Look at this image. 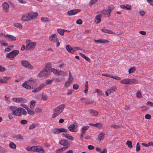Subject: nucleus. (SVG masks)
Here are the masks:
<instances>
[{
	"instance_id": "obj_5",
	"label": "nucleus",
	"mask_w": 153,
	"mask_h": 153,
	"mask_svg": "<svg viewBox=\"0 0 153 153\" xmlns=\"http://www.w3.org/2000/svg\"><path fill=\"white\" fill-rule=\"evenodd\" d=\"M51 71L50 68L46 66L43 70L40 72L39 76L40 77H42L47 75L48 76Z\"/></svg>"
},
{
	"instance_id": "obj_52",
	"label": "nucleus",
	"mask_w": 153,
	"mask_h": 153,
	"mask_svg": "<svg viewBox=\"0 0 153 153\" xmlns=\"http://www.w3.org/2000/svg\"><path fill=\"white\" fill-rule=\"evenodd\" d=\"M35 111L37 113H40L42 111V109L41 108L36 107L35 109Z\"/></svg>"
},
{
	"instance_id": "obj_57",
	"label": "nucleus",
	"mask_w": 153,
	"mask_h": 153,
	"mask_svg": "<svg viewBox=\"0 0 153 153\" xmlns=\"http://www.w3.org/2000/svg\"><path fill=\"white\" fill-rule=\"evenodd\" d=\"M0 43L1 44V45L3 46H8V44L7 43L4 42L2 41H0Z\"/></svg>"
},
{
	"instance_id": "obj_22",
	"label": "nucleus",
	"mask_w": 153,
	"mask_h": 153,
	"mask_svg": "<svg viewBox=\"0 0 153 153\" xmlns=\"http://www.w3.org/2000/svg\"><path fill=\"white\" fill-rule=\"evenodd\" d=\"M101 16L100 15H97L95 17L96 20L95 22L97 24H99L101 21Z\"/></svg>"
},
{
	"instance_id": "obj_3",
	"label": "nucleus",
	"mask_w": 153,
	"mask_h": 153,
	"mask_svg": "<svg viewBox=\"0 0 153 153\" xmlns=\"http://www.w3.org/2000/svg\"><path fill=\"white\" fill-rule=\"evenodd\" d=\"M65 106L64 104H62L54 108V113L52 115V118H54L59 116L63 110Z\"/></svg>"
},
{
	"instance_id": "obj_41",
	"label": "nucleus",
	"mask_w": 153,
	"mask_h": 153,
	"mask_svg": "<svg viewBox=\"0 0 153 153\" xmlns=\"http://www.w3.org/2000/svg\"><path fill=\"white\" fill-rule=\"evenodd\" d=\"M97 93L99 95H102V91L100 89H96L94 93Z\"/></svg>"
},
{
	"instance_id": "obj_27",
	"label": "nucleus",
	"mask_w": 153,
	"mask_h": 153,
	"mask_svg": "<svg viewBox=\"0 0 153 153\" xmlns=\"http://www.w3.org/2000/svg\"><path fill=\"white\" fill-rule=\"evenodd\" d=\"M35 148H36V152L42 151V153L44 152V150L43 148L41 146H35Z\"/></svg>"
},
{
	"instance_id": "obj_28",
	"label": "nucleus",
	"mask_w": 153,
	"mask_h": 153,
	"mask_svg": "<svg viewBox=\"0 0 153 153\" xmlns=\"http://www.w3.org/2000/svg\"><path fill=\"white\" fill-rule=\"evenodd\" d=\"M51 132L53 134H59V128H55L51 130Z\"/></svg>"
},
{
	"instance_id": "obj_36",
	"label": "nucleus",
	"mask_w": 153,
	"mask_h": 153,
	"mask_svg": "<svg viewBox=\"0 0 153 153\" xmlns=\"http://www.w3.org/2000/svg\"><path fill=\"white\" fill-rule=\"evenodd\" d=\"M10 147L12 149H14L16 148V145L13 142H11L9 145Z\"/></svg>"
},
{
	"instance_id": "obj_6",
	"label": "nucleus",
	"mask_w": 153,
	"mask_h": 153,
	"mask_svg": "<svg viewBox=\"0 0 153 153\" xmlns=\"http://www.w3.org/2000/svg\"><path fill=\"white\" fill-rule=\"evenodd\" d=\"M21 64L23 66L28 69L32 70L33 67L30 64L29 62L26 60H22L21 61Z\"/></svg>"
},
{
	"instance_id": "obj_48",
	"label": "nucleus",
	"mask_w": 153,
	"mask_h": 153,
	"mask_svg": "<svg viewBox=\"0 0 153 153\" xmlns=\"http://www.w3.org/2000/svg\"><path fill=\"white\" fill-rule=\"evenodd\" d=\"M0 152L1 153H6V151L5 149L0 146Z\"/></svg>"
},
{
	"instance_id": "obj_12",
	"label": "nucleus",
	"mask_w": 153,
	"mask_h": 153,
	"mask_svg": "<svg viewBox=\"0 0 153 153\" xmlns=\"http://www.w3.org/2000/svg\"><path fill=\"white\" fill-rule=\"evenodd\" d=\"M50 40L53 42H57L58 40L56 35L55 34H52L49 37Z\"/></svg>"
},
{
	"instance_id": "obj_39",
	"label": "nucleus",
	"mask_w": 153,
	"mask_h": 153,
	"mask_svg": "<svg viewBox=\"0 0 153 153\" xmlns=\"http://www.w3.org/2000/svg\"><path fill=\"white\" fill-rule=\"evenodd\" d=\"M10 77L4 76L3 79V83L7 82L8 80L10 79Z\"/></svg>"
},
{
	"instance_id": "obj_13",
	"label": "nucleus",
	"mask_w": 153,
	"mask_h": 153,
	"mask_svg": "<svg viewBox=\"0 0 153 153\" xmlns=\"http://www.w3.org/2000/svg\"><path fill=\"white\" fill-rule=\"evenodd\" d=\"M80 10L77 9L71 10L68 11V14L69 16H71L76 14L78 12H80Z\"/></svg>"
},
{
	"instance_id": "obj_20",
	"label": "nucleus",
	"mask_w": 153,
	"mask_h": 153,
	"mask_svg": "<svg viewBox=\"0 0 153 153\" xmlns=\"http://www.w3.org/2000/svg\"><path fill=\"white\" fill-rule=\"evenodd\" d=\"M129 84H137L138 83L137 80L134 78L129 79Z\"/></svg>"
},
{
	"instance_id": "obj_51",
	"label": "nucleus",
	"mask_w": 153,
	"mask_h": 153,
	"mask_svg": "<svg viewBox=\"0 0 153 153\" xmlns=\"http://www.w3.org/2000/svg\"><path fill=\"white\" fill-rule=\"evenodd\" d=\"M48 97L47 95H42V100L44 101L48 99Z\"/></svg>"
},
{
	"instance_id": "obj_21",
	"label": "nucleus",
	"mask_w": 153,
	"mask_h": 153,
	"mask_svg": "<svg viewBox=\"0 0 153 153\" xmlns=\"http://www.w3.org/2000/svg\"><path fill=\"white\" fill-rule=\"evenodd\" d=\"M27 82V83L31 87V89H33V86H34L35 83L34 81L31 80L26 81Z\"/></svg>"
},
{
	"instance_id": "obj_53",
	"label": "nucleus",
	"mask_w": 153,
	"mask_h": 153,
	"mask_svg": "<svg viewBox=\"0 0 153 153\" xmlns=\"http://www.w3.org/2000/svg\"><path fill=\"white\" fill-rule=\"evenodd\" d=\"M45 85L44 84H42L40 85L37 88L38 91L41 90L42 88L45 87Z\"/></svg>"
},
{
	"instance_id": "obj_45",
	"label": "nucleus",
	"mask_w": 153,
	"mask_h": 153,
	"mask_svg": "<svg viewBox=\"0 0 153 153\" xmlns=\"http://www.w3.org/2000/svg\"><path fill=\"white\" fill-rule=\"evenodd\" d=\"M126 144L128 145V147L131 148L132 147V142L131 141H127L126 142Z\"/></svg>"
},
{
	"instance_id": "obj_62",
	"label": "nucleus",
	"mask_w": 153,
	"mask_h": 153,
	"mask_svg": "<svg viewBox=\"0 0 153 153\" xmlns=\"http://www.w3.org/2000/svg\"><path fill=\"white\" fill-rule=\"evenodd\" d=\"M6 68L3 67L2 66L0 65V72H4L5 71Z\"/></svg>"
},
{
	"instance_id": "obj_35",
	"label": "nucleus",
	"mask_w": 153,
	"mask_h": 153,
	"mask_svg": "<svg viewBox=\"0 0 153 153\" xmlns=\"http://www.w3.org/2000/svg\"><path fill=\"white\" fill-rule=\"evenodd\" d=\"M81 100L82 101L85 103V104H90L91 103L90 101L89 100H86L84 98H82L81 99Z\"/></svg>"
},
{
	"instance_id": "obj_59",
	"label": "nucleus",
	"mask_w": 153,
	"mask_h": 153,
	"mask_svg": "<svg viewBox=\"0 0 153 153\" xmlns=\"http://www.w3.org/2000/svg\"><path fill=\"white\" fill-rule=\"evenodd\" d=\"M69 81H68L66 82L65 84V86L66 87H68L69 86V85L71 83Z\"/></svg>"
},
{
	"instance_id": "obj_49",
	"label": "nucleus",
	"mask_w": 153,
	"mask_h": 153,
	"mask_svg": "<svg viewBox=\"0 0 153 153\" xmlns=\"http://www.w3.org/2000/svg\"><path fill=\"white\" fill-rule=\"evenodd\" d=\"M36 126V125L35 123H33L30 126H29V129H32L35 128Z\"/></svg>"
},
{
	"instance_id": "obj_16",
	"label": "nucleus",
	"mask_w": 153,
	"mask_h": 153,
	"mask_svg": "<svg viewBox=\"0 0 153 153\" xmlns=\"http://www.w3.org/2000/svg\"><path fill=\"white\" fill-rule=\"evenodd\" d=\"M121 8L126 9V10H131V6L128 4L126 5H121L120 6Z\"/></svg>"
},
{
	"instance_id": "obj_24",
	"label": "nucleus",
	"mask_w": 153,
	"mask_h": 153,
	"mask_svg": "<svg viewBox=\"0 0 153 153\" xmlns=\"http://www.w3.org/2000/svg\"><path fill=\"white\" fill-rule=\"evenodd\" d=\"M105 134L104 133L101 132L98 135V139L99 141H100L102 140L104 137Z\"/></svg>"
},
{
	"instance_id": "obj_10",
	"label": "nucleus",
	"mask_w": 153,
	"mask_h": 153,
	"mask_svg": "<svg viewBox=\"0 0 153 153\" xmlns=\"http://www.w3.org/2000/svg\"><path fill=\"white\" fill-rule=\"evenodd\" d=\"M12 100L15 102L20 103H25L27 102V100L22 98L19 97L13 98Z\"/></svg>"
},
{
	"instance_id": "obj_15",
	"label": "nucleus",
	"mask_w": 153,
	"mask_h": 153,
	"mask_svg": "<svg viewBox=\"0 0 153 153\" xmlns=\"http://www.w3.org/2000/svg\"><path fill=\"white\" fill-rule=\"evenodd\" d=\"M62 135L63 136L69 140L72 141L74 140V137L69 134L68 133H63Z\"/></svg>"
},
{
	"instance_id": "obj_29",
	"label": "nucleus",
	"mask_w": 153,
	"mask_h": 153,
	"mask_svg": "<svg viewBox=\"0 0 153 153\" xmlns=\"http://www.w3.org/2000/svg\"><path fill=\"white\" fill-rule=\"evenodd\" d=\"M6 56L7 58L10 59L11 60H13L14 58L11 52L7 53L6 55Z\"/></svg>"
},
{
	"instance_id": "obj_17",
	"label": "nucleus",
	"mask_w": 153,
	"mask_h": 153,
	"mask_svg": "<svg viewBox=\"0 0 153 153\" xmlns=\"http://www.w3.org/2000/svg\"><path fill=\"white\" fill-rule=\"evenodd\" d=\"M14 137L20 141H23L24 140L23 137L20 134L16 135Z\"/></svg>"
},
{
	"instance_id": "obj_43",
	"label": "nucleus",
	"mask_w": 153,
	"mask_h": 153,
	"mask_svg": "<svg viewBox=\"0 0 153 153\" xmlns=\"http://www.w3.org/2000/svg\"><path fill=\"white\" fill-rule=\"evenodd\" d=\"M152 142H149V143H148L147 144L143 143H142L141 144L142 145H143L145 147H148V146H151Z\"/></svg>"
},
{
	"instance_id": "obj_23",
	"label": "nucleus",
	"mask_w": 153,
	"mask_h": 153,
	"mask_svg": "<svg viewBox=\"0 0 153 153\" xmlns=\"http://www.w3.org/2000/svg\"><path fill=\"white\" fill-rule=\"evenodd\" d=\"M114 6L113 5H111L108 7L107 10L108 11V17L110 16V13L111 11L114 9Z\"/></svg>"
},
{
	"instance_id": "obj_9",
	"label": "nucleus",
	"mask_w": 153,
	"mask_h": 153,
	"mask_svg": "<svg viewBox=\"0 0 153 153\" xmlns=\"http://www.w3.org/2000/svg\"><path fill=\"white\" fill-rule=\"evenodd\" d=\"M76 123L74 122L73 124L68 126V128L71 132H76L78 131V129L77 128V125L76 126Z\"/></svg>"
},
{
	"instance_id": "obj_34",
	"label": "nucleus",
	"mask_w": 153,
	"mask_h": 153,
	"mask_svg": "<svg viewBox=\"0 0 153 153\" xmlns=\"http://www.w3.org/2000/svg\"><path fill=\"white\" fill-rule=\"evenodd\" d=\"M27 113L30 115H32L35 114V112L33 111L32 110L29 109L28 108L27 109Z\"/></svg>"
},
{
	"instance_id": "obj_63",
	"label": "nucleus",
	"mask_w": 153,
	"mask_h": 153,
	"mask_svg": "<svg viewBox=\"0 0 153 153\" xmlns=\"http://www.w3.org/2000/svg\"><path fill=\"white\" fill-rule=\"evenodd\" d=\"M102 13L103 14L105 15L107 14L108 15V11L107 10H103L102 11Z\"/></svg>"
},
{
	"instance_id": "obj_4",
	"label": "nucleus",
	"mask_w": 153,
	"mask_h": 153,
	"mask_svg": "<svg viewBox=\"0 0 153 153\" xmlns=\"http://www.w3.org/2000/svg\"><path fill=\"white\" fill-rule=\"evenodd\" d=\"M26 43L27 44L26 46V50H33L36 47V42H32L30 40L27 39L26 40Z\"/></svg>"
},
{
	"instance_id": "obj_50",
	"label": "nucleus",
	"mask_w": 153,
	"mask_h": 153,
	"mask_svg": "<svg viewBox=\"0 0 153 153\" xmlns=\"http://www.w3.org/2000/svg\"><path fill=\"white\" fill-rule=\"evenodd\" d=\"M50 71L55 74L57 75L58 72V71L57 70H56L54 68H51V70H50Z\"/></svg>"
},
{
	"instance_id": "obj_30",
	"label": "nucleus",
	"mask_w": 153,
	"mask_h": 153,
	"mask_svg": "<svg viewBox=\"0 0 153 153\" xmlns=\"http://www.w3.org/2000/svg\"><path fill=\"white\" fill-rule=\"evenodd\" d=\"M89 112L92 115L94 116H97L98 114V112L93 109L90 110Z\"/></svg>"
},
{
	"instance_id": "obj_61",
	"label": "nucleus",
	"mask_w": 153,
	"mask_h": 153,
	"mask_svg": "<svg viewBox=\"0 0 153 153\" xmlns=\"http://www.w3.org/2000/svg\"><path fill=\"white\" fill-rule=\"evenodd\" d=\"M20 123L22 124L25 125L27 123V121L26 120H21V121Z\"/></svg>"
},
{
	"instance_id": "obj_40",
	"label": "nucleus",
	"mask_w": 153,
	"mask_h": 153,
	"mask_svg": "<svg viewBox=\"0 0 153 153\" xmlns=\"http://www.w3.org/2000/svg\"><path fill=\"white\" fill-rule=\"evenodd\" d=\"M58 33L61 36H63L64 35L63 29H59L57 30Z\"/></svg>"
},
{
	"instance_id": "obj_56",
	"label": "nucleus",
	"mask_w": 153,
	"mask_h": 153,
	"mask_svg": "<svg viewBox=\"0 0 153 153\" xmlns=\"http://www.w3.org/2000/svg\"><path fill=\"white\" fill-rule=\"evenodd\" d=\"M136 96L138 98H141L142 97V94L140 91H138L136 93Z\"/></svg>"
},
{
	"instance_id": "obj_55",
	"label": "nucleus",
	"mask_w": 153,
	"mask_h": 153,
	"mask_svg": "<svg viewBox=\"0 0 153 153\" xmlns=\"http://www.w3.org/2000/svg\"><path fill=\"white\" fill-rule=\"evenodd\" d=\"M63 148H61L60 149H56V153H60L62 152L63 151Z\"/></svg>"
},
{
	"instance_id": "obj_32",
	"label": "nucleus",
	"mask_w": 153,
	"mask_h": 153,
	"mask_svg": "<svg viewBox=\"0 0 153 153\" xmlns=\"http://www.w3.org/2000/svg\"><path fill=\"white\" fill-rule=\"evenodd\" d=\"M13 56L15 58V57L19 53V51L17 50H14L11 52Z\"/></svg>"
},
{
	"instance_id": "obj_64",
	"label": "nucleus",
	"mask_w": 153,
	"mask_h": 153,
	"mask_svg": "<svg viewBox=\"0 0 153 153\" xmlns=\"http://www.w3.org/2000/svg\"><path fill=\"white\" fill-rule=\"evenodd\" d=\"M76 22L78 24L81 25L82 23V22L81 20L79 19L76 21Z\"/></svg>"
},
{
	"instance_id": "obj_58",
	"label": "nucleus",
	"mask_w": 153,
	"mask_h": 153,
	"mask_svg": "<svg viewBox=\"0 0 153 153\" xmlns=\"http://www.w3.org/2000/svg\"><path fill=\"white\" fill-rule=\"evenodd\" d=\"M89 128V126H82V130L86 131Z\"/></svg>"
},
{
	"instance_id": "obj_14",
	"label": "nucleus",
	"mask_w": 153,
	"mask_h": 153,
	"mask_svg": "<svg viewBox=\"0 0 153 153\" xmlns=\"http://www.w3.org/2000/svg\"><path fill=\"white\" fill-rule=\"evenodd\" d=\"M94 41L96 43H100L103 44L108 43L110 42L109 41L107 40L102 39H99L97 40L94 39Z\"/></svg>"
},
{
	"instance_id": "obj_26",
	"label": "nucleus",
	"mask_w": 153,
	"mask_h": 153,
	"mask_svg": "<svg viewBox=\"0 0 153 153\" xmlns=\"http://www.w3.org/2000/svg\"><path fill=\"white\" fill-rule=\"evenodd\" d=\"M129 78H126L122 80L120 82L124 84H129Z\"/></svg>"
},
{
	"instance_id": "obj_7",
	"label": "nucleus",
	"mask_w": 153,
	"mask_h": 153,
	"mask_svg": "<svg viewBox=\"0 0 153 153\" xmlns=\"http://www.w3.org/2000/svg\"><path fill=\"white\" fill-rule=\"evenodd\" d=\"M59 143L62 145L65 146V147H63V149L64 150L68 148L70 146V143L68 142L67 140H61L59 142Z\"/></svg>"
},
{
	"instance_id": "obj_1",
	"label": "nucleus",
	"mask_w": 153,
	"mask_h": 153,
	"mask_svg": "<svg viewBox=\"0 0 153 153\" xmlns=\"http://www.w3.org/2000/svg\"><path fill=\"white\" fill-rule=\"evenodd\" d=\"M38 16L37 12H25L22 14L21 20L23 22L29 21L35 18Z\"/></svg>"
},
{
	"instance_id": "obj_46",
	"label": "nucleus",
	"mask_w": 153,
	"mask_h": 153,
	"mask_svg": "<svg viewBox=\"0 0 153 153\" xmlns=\"http://www.w3.org/2000/svg\"><path fill=\"white\" fill-rule=\"evenodd\" d=\"M73 78L72 76L71 75V72L70 71L69 72V78H68V81H69L70 82H71L73 81Z\"/></svg>"
},
{
	"instance_id": "obj_18",
	"label": "nucleus",
	"mask_w": 153,
	"mask_h": 153,
	"mask_svg": "<svg viewBox=\"0 0 153 153\" xmlns=\"http://www.w3.org/2000/svg\"><path fill=\"white\" fill-rule=\"evenodd\" d=\"M66 49L68 52H70L71 53H73L74 52V50L69 45H67L66 46Z\"/></svg>"
},
{
	"instance_id": "obj_38",
	"label": "nucleus",
	"mask_w": 153,
	"mask_h": 153,
	"mask_svg": "<svg viewBox=\"0 0 153 153\" xmlns=\"http://www.w3.org/2000/svg\"><path fill=\"white\" fill-rule=\"evenodd\" d=\"M59 134L61 132H67L68 130L66 129L63 128H59Z\"/></svg>"
},
{
	"instance_id": "obj_2",
	"label": "nucleus",
	"mask_w": 153,
	"mask_h": 153,
	"mask_svg": "<svg viewBox=\"0 0 153 153\" xmlns=\"http://www.w3.org/2000/svg\"><path fill=\"white\" fill-rule=\"evenodd\" d=\"M10 109L13 112V114L16 116H21L22 114L25 115L27 112L25 110L22 108H17L16 106H11Z\"/></svg>"
},
{
	"instance_id": "obj_19",
	"label": "nucleus",
	"mask_w": 153,
	"mask_h": 153,
	"mask_svg": "<svg viewBox=\"0 0 153 153\" xmlns=\"http://www.w3.org/2000/svg\"><path fill=\"white\" fill-rule=\"evenodd\" d=\"M108 92L109 94H111V93H112L115 91H116L117 90V88L115 86H114L111 88L109 89H107Z\"/></svg>"
},
{
	"instance_id": "obj_25",
	"label": "nucleus",
	"mask_w": 153,
	"mask_h": 153,
	"mask_svg": "<svg viewBox=\"0 0 153 153\" xmlns=\"http://www.w3.org/2000/svg\"><path fill=\"white\" fill-rule=\"evenodd\" d=\"M27 82L25 81L24 82L22 85V86L27 89H31V87L27 83Z\"/></svg>"
},
{
	"instance_id": "obj_31",
	"label": "nucleus",
	"mask_w": 153,
	"mask_h": 153,
	"mask_svg": "<svg viewBox=\"0 0 153 153\" xmlns=\"http://www.w3.org/2000/svg\"><path fill=\"white\" fill-rule=\"evenodd\" d=\"M36 101L34 100H32L30 102V107L32 109L34 108L35 106Z\"/></svg>"
},
{
	"instance_id": "obj_47",
	"label": "nucleus",
	"mask_w": 153,
	"mask_h": 153,
	"mask_svg": "<svg viewBox=\"0 0 153 153\" xmlns=\"http://www.w3.org/2000/svg\"><path fill=\"white\" fill-rule=\"evenodd\" d=\"M14 25L15 27L20 28H22V25L20 23H15Z\"/></svg>"
},
{
	"instance_id": "obj_54",
	"label": "nucleus",
	"mask_w": 153,
	"mask_h": 153,
	"mask_svg": "<svg viewBox=\"0 0 153 153\" xmlns=\"http://www.w3.org/2000/svg\"><path fill=\"white\" fill-rule=\"evenodd\" d=\"M110 77L113 78V79L116 80H120L121 79V78L118 76H114L110 75Z\"/></svg>"
},
{
	"instance_id": "obj_42",
	"label": "nucleus",
	"mask_w": 153,
	"mask_h": 153,
	"mask_svg": "<svg viewBox=\"0 0 153 153\" xmlns=\"http://www.w3.org/2000/svg\"><path fill=\"white\" fill-rule=\"evenodd\" d=\"M94 127L98 128H101L102 127V125L100 123H98L94 124Z\"/></svg>"
},
{
	"instance_id": "obj_60",
	"label": "nucleus",
	"mask_w": 153,
	"mask_h": 153,
	"mask_svg": "<svg viewBox=\"0 0 153 153\" xmlns=\"http://www.w3.org/2000/svg\"><path fill=\"white\" fill-rule=\"evenodd\" d=\"M140 150V146L139 143H137L136 145V151L138 152Z\"/></svg>"
},
{
	"instance_id": "obj_11",
	"label": "nucleus",
	"mask_w": 153,
	"mask_h": 153,
	"mask_svg": "<svg viewBox=\"0 0 153 153\" xmlns=\"http://www.w3.org/2000/svg\"><path fill=\"white\" fill-rule=\"evenodd\" d=\"M9 5L6 2H4L2 4V10L5 12L7 13L9 11Z\"/></svg>"
},
{
	"instance_id": "obj_44",
	"label": "nucleus",
	"mask_w": 153,
	"mask_h": 153,
	"mask_svg": "<svg viewBox=\"0 0 153 153\" xmlns=\"http://www.w3.org/2000/svg\"><path fill=\"white\" fill-rule=\"evenodd\" d=\"M65 74V72L61 71H58L57 75L58 76H64Z\"/></svg>"
},
{
	"instance_id": "obj_8",
	"label": "nucleus",
	"mask_w": 153,
	"mask_h": 153,
	"mask_svg": "<svg viewBox=\"0 0 153 153\" xmlns=\"http://www.w3.org/2000/svg\"><path fill=\"white\" fill-rule=\"evenodd\" d=\"M1 36H3L7 39H8L10 42L15 41L16 40V38L11 35H5L4 33H2Z\"/></svg>"
},
{
	"instance_id": "obj_37",
	"label": "nucleus",
	"mask_w": 153,
	"mask_h": 153,
	"mask_svg": "<svg viewBox=\"0 0 153 153\" xmlns=\"http://www.w3.org/2000/svg\"><path fill=\"white\" fill-rule=\"evenodd\" d=\"M41 20L43 22H49L50 19L46 17H43L41 18Z\"/></svg>"
},
{
	"instance_id": "obj_33",
	"label": "nucleus",
	"mask_w": 153,
	"mask_h": 153,
	"mask_svg": "<svg viewBox=\"0 0 153 153\" xmlns=\"http://www.w3.org/2000/svg\"><path fill=\"white\" fill-rule=\"evenodd\" d=\"M136 71V68L135 67H131L129 68L128 71L129 74L134 73Z\"/></svg>"
}]
</instances>
